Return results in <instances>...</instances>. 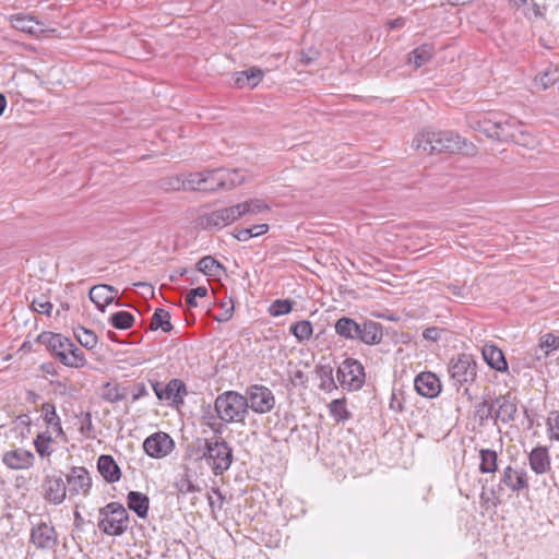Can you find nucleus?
<instances>
[{
    "instance_id": "nucleus-63",
    "label": "nucleus",
    "mask_w": 559,
    "mask_h": 559,
    "mask_svg": "<svg viewBox=\"0 0 559 559\" xmlns=\"http://www.w3.org/2000/svg\"><path fill=\"white\" fill-rule=\"evenodd\" d=\"M132 401L146 396L148 394L146 385L143 382L135 383L132 388Z\"/></svg>"
},
{
    "instance_id": "nucleus-9",
    "label": "nucleus",
    "mask_w": 559,
    "mask_h": 559,
    "mask_svg": "<svg viewBox=\"0 0 559 559\" xmlns=\"http://www.w3.org/2000/svg\"><path fill=\"white\" fill-rule=\"evenodd\" d=\"M243 395L248 400L249 409H252L254 413L265 414L274 408L275 396L265 385H249Z\"/></svg>"
},
{
    "instance_id": "nucleus-42",
    "label": "nucleus",
    "mask_w": 559,
    "mask_h": 559,
    "mask_svg": "<svg viewBox=\"0 0 559 559\" xmlns=\"http://www.w3.org/2000/svg\"><path fill=\"white\" fill-rule=\"evenodd\" d=\"M331 416L336 423H344L352 418V413L346 407V399H335L329 404Z\"/></svg>"
},
{
    "instance_id": "nucleus-51",
    "label": "nucleus",
    "mask_w": 559,
    "mask_h": 559,
    "mask_svg": "<svg viewBox=\"0 0 559 559\" xmlns=\"http://www.w3.org/2000/svg\"><path fill=\"white\" fill-rule=\"evenodd\" d=\"M207 296V288L205 286H198L195 288H191L188 290L185 297L186 305L189 308H195L198 307L197 299L203 298Z\"/></svg>"
},
{
    "instance_id": "nucleus-32",
    "label": "nucleus",
    "mask_w": 559,
    "mask_h": 559,
    "mask_svg": "<svg viewBox=\"0 0 559 559\" xmlns=\"http://www.w3.org/2000/svg\"><path fill=\"white\" fill-rule=\"evenodd\" d=\"M198 224L203 229H221L227 225L222 209L201 215Z\"/></svg>"
},
{
    "instance_id": "nucleus-48",
    "label": "nucleus",
    "mask_w": 559,
    "mask_h": 559,
    "mask_svg": "<svg viewBox=\"0 0 559 559\" xmlns=\"http://www.w3.org/2000/svg\"><path fill=\"white\" fill-rule=\"evenodd\" d=\"M52 442V438L49 432H41L37 435L34 440L35 450L40 457H47L51 454L52 450L50 449V443Z\"/></svg>"
},
{
    "instance_id": "nucleus-60",
    "label": "nucleus",
    "mask_w": 559,
    "mask_h": 559,
    "mask_svg": "<svg viewBox=\"0 0 559 559\" xmlns=\"http://www.w3.org/2000/svg\"><path fill=\"white\" fill-rule=\"evenodd\" d=\"M551 438L559 441V412H552L548 418Z\"/></svg>"
},
{
    "instance_id": "nucleus-22",
    "label": "nucleus",
    "mask_w": 559,
    "mask_h": 559,
    "mask_svg": "<svg viewBox=\"0 0 559 559\" xmlns=\"http://www.w3.org/2000/svg\"><path fill=\"white\" fill-rule=\"evenodd\" d=\"M383 337L382 324L372 320H364L357 340L366 345L380 344Z\"/></svg>"
},
{
    "instance_id": "nucleus-26",
    "label": "nucleus",
    "mask_w": 559,
    "mask_h": 559,
    "mask_svg": "<svg viewBox=\"0 0 559 559\" xmlns=\"http://www.w3.org/2000/svg\"><path fill=\"white\" fill-rule=\"evenodd\" d=\"M335 333L345 340L355 341L360 333V324L348 317L340 318L334 324Z\"/></svg>"
},
{
    "instance_id": "nucleus-23",
    "label": "nucleus",
    "mask_w": 559,
    "mask_h": 559,
    "mask_svg": "<svg viewBox=\"0 0 559 559\" xmlns=\"http://www.w3.org/2000/svg\"><path fill=\"white\" fill-rule=\"evenodd\" d=\"M531 468L536 474H545L550 469V456L546 447H536L528 454Z\"/></svg>"
},
{
    "instance_id": "nucleus-30",
    "label": "nucleus",
    "mask_w": 559,
    "mask_h": 559,
    "mask_svg": "<svg viewBox=\"0 0 559 559\" xmlns=\"http://www.w3.org/2000/svg\"><path fill=\"white\" fill-rule=\"evenodd\" d=\"M60 362L66 367L80 369L87 364V360L84 353L72 342L67 353L60 356Z\"/></svg>"
},
{
    "instance_id": "nucleus-19",
    "label": "nucleus",
    "mask_w": 559,
    "mask_h": 559,
    "mask_svg": "<svg viewBox=\"0 0 559 559\" xmlns=\"http://www.w3.org/2000/svg\"><path fill=\"white\" fill-rule=\"evenodd\" d=\"M97 469L108 484H115L121 478V468L109 454H102L97 460Z\"/></svg>"
},
{
    "instance_id": "nucleus-62",
    "label": "nucleus",
    "mask_w": 559,
    "mask_h": 559,
    "mask_svg": "<svg viewBox=\"0 0 559 559\" xmlns=\"http://www.w3.org/2000/svg\"><path fill=\"white\" fill-rule=\"evenodd\" d=\"M389 406L396 413H402L405 408L402 396H399L395 392L392 393Z\"/></svg>"
},
{
    "instance_id": "nucleus-3",
    "label": "nucleus",
    "mask_w": 559,
    "mask_h": 559,
    "mask_svg": "<svg viewBox=\"0 0 559 559\" xmlns=\"http://www.w3.org/2000/svg\"><path fill=\"white\" fill-rule=\"evenodd\" d=\"M215 408L221 419L230 423H245L249 404L245 395L237 391H225L215 399Z\"/></svg>"
},
{
    "instance_id": "nucleus-58",
    "label": "nucleus",
    "mask_w": 559,
    "mask_h": 559,
    "mask_svg": "<svg viewBox=\"0 0 559 559\" xmlns=\"http://www.w3.org/2000/svg\"><path fill=\"white\" fill-rule=\"evenodd\" d=\"M242 204L248 210V214H257L262 211L269 210V206L258 199L245 201L242 202Z\"/></svg>"
},
{
    "instance_id": "nucleus-61",
    "label": "nucleus",
    "mask_w": 559,
    "mask_h": 559,
    "mask_svg": "<svg viewBox=\"0 0 559 559\" xmlns=\"http://www.w3.org/2000/svg\"><path fill=\"white\" fill-rule=\"evenodd\" d=\"M442 332H444L443 329L438 326H430L424 330L423 336L427 341L437 342L440 338Z\"/></svg>"
},
{
    "instance_id": "nucleus-1",
    "label": "nucleus",
    "mask_w": 559,
    "mask_h": 559,
    "mask_svg": "<svg viewBox=\"0 0 559 559\" xmlns=\"http://www.w3.org/2000/svg\"><path fill=\"white\" fill-rule=\"evenodd\" d=\"M468 123L473 130L499 142H512L522 146H528L532 143L531 134L523 129V123L514 117L489 114L471 117Z\"/></svg>"
},
{
    "instance_id": "nucleus-34",
    "label": "nucleus",
    "mask_w": 559,
    "mask_h": 559,
    "mask_svg": "<svg viewBox=\"0 0 559 559\" xmlns=\"http://www.w3.org/2000/svg\"><path fill=\"white\" fill-rule=\"evenodd\" d=\"M320 379L319 389L325 392H332L337 389L333 378V368L330 365H317L314 369Z\"/></svg>"
},
{
    "instance_id": "nucleus-18",
    "label": "nucleus",
    "mask_w": 559,
    "mask_h": 559,
    "mask_svg": "<svg viewBox=\"0 0 559 559\" xmlns=\"http://www.w3.org/2000/svg\"><path fill=\"white\" fill-rule=\"evenodd\" d=\"M481 356L489 368L502 373L508 371L504 354L495 344H485L481 348Z\"/></svg>"
},
{
    "instance_id": "nucleus-35",
    "label": "nucleus",
    "mask_w": 559,
    "mask_h": 559,
    "mask_svg": "<svg viewBox=\"0 0 559 559\" xmlns=\"http://www.w3.org/2000/svg\"><path fill=\"white\" fill-rule=\"evenodd\" d=\"M174 487L178 491V497L201 491V488L193 483L191 469L189 467L185 468V473L181 474L179 478L174 483Z\"/></svg>"
},
{
    "instance_id": "nucleus-56",
    "label": "nucleus",
    "mask_w": 559,
    "mask_h": 559,
    "mask_svg": "<svg viewBox=\"0 0 559 559\" xmlns=\"http://www.w3.org/2000/svg\"><path fill=\"white\" fill-rule=\"evenodd\" d=\"M219 307L224 310L222 313L215 316L213 319L217 322H227L233 317L234 311V302L230 299L229 301H221Z\"/></svg>"
},
{
    "instance_id": "nucleus-45",
    "label": "nucleus",
    "mask_w": 559,
    "mask_h": 559,
    "mask_svg": "<svg viewBox=\"0 0 559 559\" xmlns=\"http://www.w3.org/2000/svg\"><path fill=\"white\" fill-rule=\"evenodd\" d=\"M289 332L298 340V342L308 341L313 333L312 323L309 320H301L290 325Z\"/></svg>"
},
{
    "instance_id": "nucleus-17",
    "label": "nucleus",
    "mask_w": 559,
    "mask_h": 559,
    "mask_svg": "<svg viewBox=\"0 0 559 559\" xmlns=\"http://www.w3.org/2000/svg\"><path fill=\"white\" fill-rule=\"evenodd\" d=\"M503 486L509 488L513 492L528 488V481L525 472H519L512 466H507L501 474L500 481L498 485L499 490L503 489Z\"/></svg>"
},
{
    "instance_id": "nucleus-37",
    "label": "nucleus",
    "mask_w": 559,
    "mask_h": 559,
    "mask_svg": "<svg viewBox=\"0 0 559 559\" xmlns=\"http://www.w3.org/2000/svg\"><path fill=\"white\" fill-rule=\"evenodd\" d=\"M41 414L44 421L53 428L58 436H63V429L61 426V420L59 415L56 412V406L50 402H45L41 405Z\"/></svg>"
},
{
    "instance_id": "nucleus-2",
    "label": "nucleus",
    "mask_w": 559,
    "mask_h": 559,
    "mask_svg": "<svg viewBox=\"0 0 559 559\" xmlns=\"http://www.w3.org/2000/svg\"><path fill=\"white\" fill-rule=\"evenodd\" d=\"M412 146L429 155L435 153L455 154L467 146L466 141L453 131H423L415 136Z\"/></svg>"
},
{
    "instance_id": "nucleus-59",
    "label": "nucleus",
    "mask_w": 559,
    "mask_h": 559,
    "mask_svg": "<svg viewBox=\"0 0 559 559\" xmlns=\"http://www.w3.org/2000/svg\"><path fill=\"white\" fill-rule=\"evenodd\" d=\"M165 183L174 191H186L183 173L166 179Z\"/></svg>"
},
{
    "instance_id": "nucleus-15",
    "label": "nucleus",
    "mask_w": 559,
    "mask_h": 559,
    "mask_svg": "<svg viewBox=\"0 0 559 559\" xmlns=\"http://www.w3.org/2000/svg\"><path fill=\"white\" fill-rule=\"evenodd\" d=\"M414 385L416 392L427 399L437 397L442 389L440 379L431 371H424L417 374Z\"/></svg>"
},
{
    "instance_id": "nucleus-36",
    "label": "nucleus",
    "mask_w": 559,
    "mask_h": 559,
    "mask_svg": "<svg viewBox=\"0 0 559 559\" xmlns=\"http://www.w3.org/2000/svg\"><path fill=\"white\" fill-rule=\"evenodd\" d=\"M158 329H162L165 333H169L174 329L170 322V313L163 308L155 309L151 318L150 330L156 331Z\"/></svg>"
},
{
    "instance_id": "nucleus-64",
    "label": "nucleus",
    "mask_w": 559,
    "mask_h": 559,
    "mask_svg": "<svg viewBox=\"0 0 559 559\" xmlns=\"http://www.w3.org/2000/svg\"><path fill=\"white\" fill-rule=\"evenodd\" d=\"M319 57L318 51L310 50L309 52L301 51L300 53V62L305 66L311 64Z\"/></svg>"
},
{
    "instance_id": "nucleus-12",
    "label": "nucleus",
    "mask_w": 559,
    "mask_h": 559,
    "mask_svg": "<svg viewBox=\"0 0 559 559\" xmlns=\"http://www.w3.org/2000/svg\"><path fill=\"white\" fill-rule=\"evenodd\" d=\"M66 478L69 485V492L71 497L79 493H82L83 496H87L90 493L92 487V478L85 467H72Z\"/></svg>"
},
{
    "instance_id": "nucleus-24",
    "label": "nucleus",
    "mask_w": 559,
    "mask_h": 559,
    "mask_svg": "<svg viewBox=\"0 0 559 559\" xmlns=\"http://www.w3.org/2000/svg\"><path fill=\"white\" fill-rule=\"evenodd\" d=\"M127 506L140 519H146L150 510V498L140 491H129L127 495Z\"/></svg>"
},
{
    "instance_id": "nucleus-43",
    "label": "nucleus",
    "mask_w": 559,
    "mask_h": 559,
    "mask_svg": "<svg viewBox=\"0 0 559 559\" xmlns=\"http://www.w3.org/2000/svg\"><path fill=\"white\" fill-rule=\"evenodd\" d=\"M76 341L85 348L93 349L96 347L98 338L94 331L79 325L73 329Z\"/></svg>"
},
{
    "instance_id": "nucleus-28",
    "label": "nucleus",
    "mask_w": 559,
    "mask_h": 559,
    "mask_svg": "<svg viewBox=\"0 0 559 559\" xmlns=\"http://www.w3.org/2000/svg\"><path fill=\"white\" fill-rule=\"evenodd\" d=\"M224 180L222 178L221 168L204 169L201 192H216L224 190Z\"/></svg>"
},
{
    "instance_id": "nucleus-31",
    "label": "nucleus",
    "mask_w": 559,
    "mask_h": 559,
    "mask_svg": "<svg viewBox=\"0 0 559 559\" xmlns=\"http://www.w3.org/2000/svg\"><path fill=\"white\" fill-rule=\"evenodd\" d=\"M10 22L15 29L31 35L37 33L36 26L40 24L34 16L23 13L11 15Z\"/></svg>"
},
{
    "instance_id": "nucleus-50",
    "label": "nucleus",
    "mask_w": 559,
    "mask_h": 559,
    "mask_svg": "<svg viewBox=\"0 0 559 559\" xmlns=\"http://www.w3.org/2000/svg\"><path fill=\"white\" fill-rule=\"evenodd\" d=\"M186 191L201 192V185L203 181V170L195 173H183Z\"/></svg>"
},
{
    "instance_id": "nucleus-52",
    "label": "nucleus",
    "mask_w": 559,
    "mask_h": 559,
    "mask_svg": "<svg viewBox=\"0 0 559 559\" xmlns=\"http://www.w3.org/2000/svg\"><path fill=\"white\" fill-rule=\"evenodd\" d=\"M31 308L34 312L50 316L52 304L41 295L39 298H34L32 300Z\"/></svg>"
},
{
    "instance_id": "nucleus-57",
    "label": "nucleus",
    "mask_w": 559,
    "mask_h": 559,
    "mask_svg": "<svg viewBox=\"0 0 559 559\" xmlns=\"http://www.w3.org/2000/svg\"><path fill=\"white\" fill-rule=\"evenodd\" d=\"M231 424L230 421H225L223 419H218L216 423H209V428L213 432V437L210 439L225 440L223 438V432L227 428V425Z\"/></svg>"
},
{
    "instance_id": "nucleus-46",
    "label": "nucleus",
    "mask_w": 559,
    "mask_h": 559,
    "mask_svg": "<svg viewBox=\"0 0 559 559\" xmlns=\"http://www.w3.org/2000/svg\"><path fill=\"white\" fill-rule=\"evenodd\" d=\"M224 190H231L245 181V176L238 169L221 168Z\"/></svg>"
},
{
    "instance_id": "nucleus-41",
    "label": "nucleus",
    "mask_w": 559,
    "mask_h": 559,
    "mask_svg": "<svg viewBox=\"0 0 559 559\" xmlns=\"http://www.w3.org/2000/svg\"><path fill=\"white\" fill-rule=\"evenodd\" d=\"M269 225L267 224H257L252 225L249 228H235L233 231V236L239 240V241H247L252 237H258L261 235H264L269 231Z\"/></svg>"
},
{
    "instance_id": "nucleus-13",
    "label": "nucleus",
    "mask_w": 559,
    "mask_h": 559,
    "mask_svg": "<svg viewBox=\"0 0 559 559\" xmlns=\"http://www.w3.org/2000/svg\"><path fill=\"white\" fill-rule=\"evenodd\" d=\"M518 400L510 392L495 396V423H511L515 419Z\"/></svg>"
},
{
    "instance_id": "nucleus-38",
    "label": "nucleus",
    "mask_w": 559,
    "mask_h": 559,
    "mask_svg": "<svg viewBox=\"0 0 559 559\" xmlns=\"http://www.w3.org/2000/svg\"><path fill=\"white\" fill-rule=\"evenodd\" d=\"M475 416L480 423L489 419L495 420V397L490 394L483 397V401L475 406Z\"/></svg>"
},
{
    "instance_id": "nucleus-44",
    "label": "nucleus",
    "mask_w": 559,
    "mask_h": 559,
    "mask_svg": "<svg viewBox=\"0 0 559 559\" xmlns=\"http://www.w3.org/2000/svg\"><path fill=\"white\" fill-rule=\"evenodd\" d=\"M109 323L117 330H128L134 324V316L129 311H117L109 318Z\"/></svg>"
},
{
    "instance_id": "nucleus-25",
    "label": "nucleus",
    "mask_w": 559,
    "mask_h": 559,
    "mask_svg": "<svg viewBox=\"0 0 559 559\" xmlns=\"http://www.w3.org/2000/svg\"><path fill=\"white\" fill-rule=\"evenodd\" d=\"M209 444L210 439L200 437L195 438L186 447L185 459L195 463L203 461L206 462Z\"/></svg>"
},
{
    "instance_id": "nucleus-27",
    "label": "nucleus",
    "mask_w": 559,
    "mask_h": 559,
    "mask_svg": "<svg viewBox=\"0 0 559 559\" xmlns=\"http://www.w3.org/2000/svg\"><path fill=\"white\" fill-rule=\"evenodd\" d=\"M118 290L114 286L107 284H97L91 287L88 297L92 302L98 304L102 301L103 306H108L115 300L114 294Z\"/></svg>"
},
{
    "instance_id": "nucleus-47",
    "label": "nucleus",
    "mask_w": 559,
    "mask_h": 559,
    "mask_svg": "<svg viewBox=\"0 0 559 559\" xmlns=\"http://www.w3.org/2000/svg\"><path fill=\"white\" fill-rule=\"evenodd\" d=\"M295 304L292 299H275L269 307V313L272 317L288 314L293 311Z\"/></svg>"
},
{
    "instance_id": "nucleus-11",
    "label": "nucleus",
    "mask_w": 559,
    "mask_h": 559,
    "mask_svg": "<svg viewBox=\"0 0 559 559\" xmlns=\"http://www.w3.org/2000/svg\"><path fill=\"white\" fill-rule=\"evenodd\" d=\"M174 447V440L166 432L162 431L151 435L143 442L144 452L154 459L168 455Z\"/></svg>"
},
{
    "instance_id": "nucleus-21",
    "label": "nucleus",
    "mask_w": 559,
    "mask_h": 559,
    "mask_svg": "<svg viewBox=\"0 0 559 559\" xmlns=\"http://www.w3.org/2000/svg\"><path fill=\"white\" fill-rule=\"evenodd\" d=\"M264 72L258 67L234 73V85L237 88H254L263 79Z\"/></svg>"
},
{
    "instance_id": "nucleus-40",
    "label": "nucleus",
    "mask_w": 559,
    "mask_h": 559,
    "mask_svg": "<svg viewBox=\"0 0 559 559\" xmlns=\"http://www.w3.org/2000/svg\"><path fill=\"white\" fill-rule=\"evenodd\" d=\"M479 471L483 474L495 473L498 467V454L495 450L481 449L479 451Z\"/></svg>"
},
{
    "instance_id": "nucleus-4",
    "label": "nucleus",
    "mask_w": 559,
    "mask_h": 559,
    "mask_svg": "<svg viewBox=\"0 0 559 559\" xmlns=\"http://www.w3.org/2000/svg\"><path fill=\"white\" fill-rule=\"evenodd\" d=\"M98 528L106 535L120 536L129 527L130 516L119 502H109L99 509Z\"/></svg>"
},
{
    "instance_id": "nucleus-10",
    "label": "nucleus",
    "mask_w": 559,
    "mask_h": 559,
    "mask_svg": "<svg viewBox=\"0 0 559 559\" xmlns=\"http://www.w3.org/2000/svg\"><path fill=\"white\" fill-rule=\"evenodd\" d=\"M152 388L159 401H171L176 407L183 404V396L188 394L186 383L177 378L171 379L165 386L160 382H153Z\"/></svg>"
},
{
    "instance_id": "nucleus-29",
    "label": "nucleus",
    "mask_w": 559,
    "mask_h": 559,
    "mask_svg": "<svg viewBox=\"0 0 559 559\" xmlns=\"http://www.w3.org/2000/svg\"><path fill=\"white\" fill-rule=\"evenodd\" d=\"M435 52V46L425 43L409 52L408 62L414 64L415 68H420L432 59Z\"/></svg>"
},
{
    "instance_id": "nucleus-33",
    "label": "nucleus",
    "mask_w": 559,
    "mask_h": 559,
    "mask_svg": "<svg viewBox=\"0 0 559 559\" xmlns=\"http://www.w3.org/2000/svg\"><path fill=\"white\" fill-rule=\"evenodd\" d=\"M197 271L203 273L205 276H217L219 273H225L226 267L214 257L205 255L197 263Z\"/></svg>"
},
{
    "instance_id": "nucleus-49",
    "label": "nucleus",
    "mask_w": 559,
    "mask_h": 559,
    "mask_svg": "<svg viewBox=\"0 0 559 559\" xmlns=\"http://www.w3.org/2000/svg\"><path fill=\"white\" fill-rule=\"evenodd\" d=\"M223 213L225 215V221L227 225L234 223L238 218L242 217L243 215L248 214V210L245 207V205L241 203H237L235 205L224 207L222 209Z\"/></svg>"
},
{
    "instance_id": "nucleus-39",
    "label": "nucleus",
    "mask_w": 559,
    "mask_h": 559,
    "mask_svg": "<svg viewBox=\"0 0 559 559\" xmlns=\"http://www.w3.org/2000/svg\"><path fill=\"white\" fill-rule=\"evenodd\" d=\"M127 395V389L119 383L106 382L103 386L100 397L109 403H117L122 401Z\"/></svg>"
},
{
    "instance_id": "nucleus-20",
    "label": "nucleus",
    "mask_w": 559,
    "mask_h": 559,
    "mask_svg": "<svg viewBox=\"0 0 559 559\" xmlns=\"http://www.w3.org/2000/svg\"><path fill=\"white\" fill-rule=\"evenodd\" d=\"M3 463L12 469H24L33 466L34 454L31 451L16 449L3 454Z\"/></svg>"
},
{
    "instance_id": "nucleus-7",
    "label": "nucleus",
    "mask_w": 559,
    "mask_h": 559,
    "mask_svg": "<svg viewBox=\"0 0 559 559\" xmlns=\"http://www.w3.org/2000/svg\"><path fill=\"white\" fill-rule=\"evenodd\" d=\"M336 379L343 389L360 390L366 381L365 367L355 358H346L336 370Z\"/></svg>"
},
{
    "instance_id": "nucleus-53",
    "label": "nucleus",
    "mask_w": 559,
    "mask_h": 559,
    "mask_svg": "<svg viewBox=\"0 0 559 559\" xmlns=\"http://www.w3.org/2000/svg\"><path fill=\"white\" fill-rule=\"evenodd\" d=\"M218 419H221V416L217 413L215 407H214V409H212L211 404L202 406L201 424L203 426H206L209 428V423H216Z\"/></svg>"
},
{
    "instance_id": "nucleus-6",
    "label": "nucleus",
    "mask_w": 559,
    "mask_h": 559,
    "mask_svg": "<svg viewBox=\"0 0 559 559\" xmlns=\"http://www.w3.org/2000/svg\"><path fill=\"white\" fill-rule=\"evenodd\" d=\"M206 464L215 476H222L234 462V450L226 440L210 439Z\"/></svg>"
},
{
    "instance_id": "nucleus-14",
    "label": "nucleus",
    "mask_w": 559,
    "mask_h": 559,
    "mask_svg": "<svg viewBox=\"0 0 559 559\" xmlns=\"http://www.w3.org/2000/svg\"><path fill=\"white\" fill-rule=\"evenodd\" d=\"M36 342L44 344L52 356L60 361V356L67 353V349L72 346V341L60 333L49 331L41 332Z\"/></svg>"
},
{
    "instance_id": "nucleus-8",
    "label": "nucleus",
    "mask_w": 559,
    "mask_h": 559,
    "mask_svg": "<svg viewBox=\"0 0 559 559\" xmlns=\"http://www.w3.org/2000/svg\"><path fill=\"white\" fill-rule=\"evenodd\" d=\"M29 543L38 550L52 551L59 544L58 533L51 523L40 520L31 528Z\"/></svg>"
},
{
    "instance_id": "nucleus-16",
    "label": "nucleus",
    "mask_w": 559,
    "mask_h": 559,
    "mask_svg": "<svg viewBox=\"0 0 559 559\" xmlns=\"http://www.w3.org/2000/svg\"><path fill=\"white\" fill-rule=\"evenodd\" d=\"M44 498L46 501L60 504L67 496V487L61 476L48 475L43 481Z\"/></svg>"
},
{
    "instance_id": "nucleus-54",
    "label": "nucleus",
    "mask_w": 559,
    "mask_h": 559,
    "mask_svg": "<svg viewBox=\"0 0 559 559\" xmlns=\"http://www.w3.org/2000/svg\"><path fill=\"white\" fill-rule=\"evenodd\" d=\"M82 423L80 426V432L86 438H95L94 426L92 423V414L90 412L82 413Z\"/></svg>"
},
{
    "instance_id": "nucleus-55",
    "label": "nucleus",
    "mask_w": 559,
    "mask_h": 559,
    "mask_svg": "<svg viewBox=\"0 0 559 559\" xmlns=\"http://www.w3.org/2000/svg\"><path fill=\"white\" fill-rule=\"evenodd\" d=\"M540 349L546 348L549 353L559 348V336L546 333L540 336Z\"/></svg>"
},
{
    "instance_id": "nucleus-5",
    "label": "nucleus",
    "mask_w": 559,
    "mask_h": 559,
    "mask_svg": "<svg viewBox=\"0 0 559 559\" xmlns=\"http://www.w3.org/2000/svg\"><path fill=\"white\" fill-rule=\"evenodd\" d=\"M448 372L456 390L471 385L477 379V361L471 354H459L450 359Z\"/></svg>"
}]
</instances>
